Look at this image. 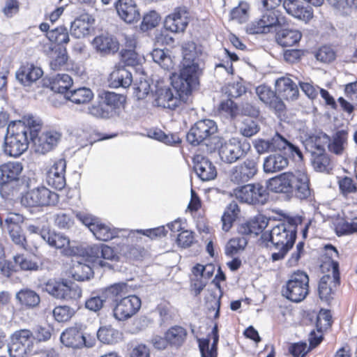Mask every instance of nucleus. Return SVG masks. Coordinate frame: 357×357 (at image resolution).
Returning a JSON list of instances; mask_svg holds the SVG:
<instances>
[{
    "label": "nucleus",
    "instance_id": "f257e3e1",
    "mask_svg": "<svg viewBox=\"0 0 357 357\" xmlns=\"http://www.w3.org/2000/svg\"><path fill=\"white\" fill-rule=\"evenodd\" d=\"M296 238V229L294 225L280 223L270 231L264 232L260 240L263 245L270 250H275L271 254V260L278 261L284 259L292 248Z\"/></svg>",
    "mask_w": 357,
    "mask_h": 357
},
{
    "label": "nucleus",
    "instance_id": "f03ea898",
    "mask_svg": "<svg viewBox=\"0 0 357 357\" xmlns=\"http://www.w3.org/2000/svg\"><path fill=\"white\" fill-rule=\"evenodd\" d=\"M268 188L278 193H292L300 199L311 195L310 178L304 171L287 172L268 180Z\"/></svg>",
    "mask_w": 357,
    "mask_h": 357
},
{
    "label": "nucleus",
    "instance_id": "7ed1b4c3",
    "mask_svg": "<svg viewBox=\"0 0 357 357\" xmlns=\"http://www.w3.org/2000/svg\"><path fill=\"white\" fill-rule=\"evenodd\" d=\"M182 67L174 84L178 90L188 93L191 87H197L199 84L202 69L197 61V52L195 43H184L182 46Z\"/></svg>",
    "mask_w": 357,
    "mask_h": 357
},
{
    "label": "nucleus",
    "instance_id": "20e7f679",
    "mask_svg": "<svg viewBox=\"0 0 357 357\" xmlns=\"http://www.w3.org/2000/svg\"><path fill=\"white\" fill-rule=\"evenodd\" d=\"M213 144H211L212 153L218 151L220 160L227 164H231L243 158L250 149V144L245 139L231 137L228 140L222 137L214 138Z\"/></svg>",
    "mask_w": 357,
    "mask_h": 357
},
{
    "label": "nucleus",
    "instance_id": "39448f33",
    "mask_svg": "<svg viewBox=\"0 0 357 357\" xmlns=\"http://www.w3.org/2000/svg\"><path fill=\"white\" fill-rule=\"evenodd\" d=\"M75 216L99 241H107L114 238L126 236L128 232L126 230L113 227L109 224L104 223L100 218L86 212H77Z\"/></svg>",
    "mask_w": 357,
    "mask_h": 357
},
{
    "label": "nucleus",
    "instance_id": "423d86ee",
    "mask_svg": "<svg viewBox=\"0 0 357 357\" xmlns=\"http://www.w3.org/2000/svg\"><path fill=\"white\" fill-rule=\"evenodd\" d=\"M261 15L248 24L246 31L250 34L268 33L278 31L287 24L284 16L278 10L264 8Z\"/></svg>",
    "mask_w": 357,
    "mask_h": 357
},
{
    "label": "nucleus",
    "instance_id": "0eeeda50",
    "mask_svg": "<svg viewBox=\"0 0 357 357\" xmlns=\"http://www.w3.org/2000/svg\"><path fill=\"white\" fill-rule=\"evenodd\" d=\"M26 128L22 125H9L4 139L3 151L5 154L17 158L24 153L31 141L26 132Z\"/></svg>",
    "mask_w": 357,
    "mask_h": 357
},
{
    "label": "nucleus",
    "instance_id": "6e6552de",
    "mask_svg": "<svg viewBox=\"0 0 357 357\" xmlns=\"http://www.w3.org/2000/svg\"><path fill=\"white\" fill-rule=\"evenodd\" d=\"M218 132L216 123L211 119H203L196 122L186 135L187 141L193 146L204 143L207 151L211 150V144H213V139L219 138L215 135Z\"/></svg>",
    "mask_w": 357,
    "mask_h": 357
},
{
    "label": "nucleus",
    "instance_id": "1a4fd4ad",
    "mask_svg": "<svg viewBox=\"0 0 357 357\" xmlns=\"http://www.w3.org/2000/svg\"><path fill=\"white\" fill-rule=\"evenodd\" d=\"M176 78L172 81V89L165 86L156 89L153 100L155 106L173 110L178 107L181 102H185L188 100L189 95L196 87H191L189 92L185 93L176 88Z\"/></svg>",
    "mask_w": 357,
    "mask_h": 357
},
{
    "label": "nucleus",
    "instance_id": "9d476101",
    "mask_svg": "<svg viewBox=\"0 0 357 357\" xmlns=\"http://www.w3.org/2000/svg\"><path fill=\"white\" fill-rule=\"evenodd\" d=\"M309 293V278L303 271L293 273L282 290V294L287 299L298 303L305 298Z\"/></svg>",
    "mask_w": 357,
    "mask_h": 357
},
{
    "label": "nucleus",
    "instance_id": "9b49d317",
    "mask_svg": "<svg viewBox=\"0 0 357 357\" xmlns=\"http://www.w3.org/2000/svg\"><path fill=\"white\" fill-rule=\"evenodd\" d=\"M59 202V195L45 186H38L22 194L21 204L26 207L54 206Z\"/></svg>",
    "mask_w": 357,
    "mask_h": 357
},
{
    "label": "nucleus",
    "instance_id": "f8f14e48",
    "mask_svg": "<svg viewBox=\"0 0 357 357\" xmlns=\"http://www.w3.org/2000/svg\"><path fill=\"white\" fill-rule=\"evenodd\" d=\"M254 146L256 151L259 154L279 150L284 151L285 153L291 154L293 157L297 155L301 160L303 158L302 152L299 148L289 142L278 133H276L269 140L262 139L255 140Z\"/></svg>",
    "mask_w": 357,
    "mask_h": 357
},
{
    "label": "nucleus",
    "instance_id": "ddd939ff",
    "mask_svg": "<svg viewBox=\"0 0 357 357\" xmlns=\"http://www.w3.org/2000/svg\"><path fill=\"white\" fill-rule=\"evenodd\" d=\"M236 198L248 204H264L268 199L266 188L259 183H250L234 190Z\"/></svg>",
    "mask_w": 357,
    "mask_h": 357
},
{
    "label": "nucleus",
    "instance_id": "4468645a",
    "mask_svg": "<svg viewBox=\"0 0 357 357\" xmlns=\"http://www.w3.org/2000/svg\"><path fill=\"white\" fill-rule=\"evenodd\" d=\"M141 300L135 295H128L117 299L113 307L114 317L119 321H125L134 316L141 307Z\"/></svg>",
    "mask_w": 357,
    "mask_h": 357
},
{
    "label": "nucleus",
    "instance_id": "2eb2a0df",
    "mask_svg": "<svg viewBox=\"0 0 357 357\" xmlns=\"http://www.w3.org/2000/svg\"><path fill=\"white\" fill-rule=\"evenodd\" d=\"M332 271L330 273L323 275L318 284V293L322 301H328L340 284L339 264L337 261H331Z\"/></svg>",
    "mask_w": 357,
    "mask_h": 357
},
{
    "label": "nucleus",
    "instance_id": "dca6fc26",
    "mask_svg": "<svg viewBox=\"0 0 357 357\" xmlns=\"http://www.w3.org/2000/svg\"><path fill=\"white\" fill-rule=\"evenodd\" d=\"M61 342L67 347L82 348V347H92L94 345L93 339H87L82 331L81 326L75 325L66 328L60 336Z\"/></svg>",
    "mask_w": 357,
    "mask_h": 357
},
{
    "label": "nucleus",
    "instance_id": "f3484780",
    "mask_svg": "<svg viewBox=\"0 0 357 357\" xmlns=\"http://www.w3.org/2000/svg\"><path fill=\"white\" fill-rule=\"evenodd\" d=\"M33 339V333L28 329L15 331L10 336L8 351L11 357H23L26 354V347Z\"/></svg>",
    "mask_w": 357,
    "mask_h": 357
},
{
    "label": "nucleus",
    "instance_id": "a211bd4d",
    "mask_svg": "<svg viewBox=\"0 0 357 357\" xmlns=\"http://www.w3.org/2000/svg\"><path fill=\"white\" fill-rule=\"evenodd\" d=\"M62 137L61 132L56 130H49L43 132L31 139L35 152L45 154L53 150L59 144Z\"/></svg>",
    "mask_w": 357,
    "mask_h": 357
},
{
    "label": "nucleus",
    "instance_id": "6ab92c4d",
    "mask_svg": "<svg viewBox=\"0 0 357 357\" xmlns=\"http://www.w3.org/2000/svg\"><path fill=\"white\" fill-rule=\"evenodd\" d=\"M257 163L255 160L246 159L231 169L230 180L236 184L246 183L257 174Z\"/></svg>",
    "mask_w": 357,
    "mask_h": 357
},
{
    "label": "nucleus",
    "instance_id": "aec40b11",
    "mask_svg": "<svg viewBox=\"0 0 357 357\" xmlns=\"http://www.w3.org/2000/svg\"><path fill=\"white\" fill-rule=\"evenodd\" d=\"M66 162L64 159L55 161L47 172V183L57 190H62L66 185Z\"/></svg>",
    "mask_w": 357,
    "mask_h": 357
},
{
    "label": "nucleus",
    "instance_id": "412c9836",
    "mask_svg": "<svg viewBox=\"0 0 357 357\" xmlns=\"http://www.w3.org/2000/svg\"><path fill=\"white\" fill-rule=\"evenodd\" d=\"M188 24V13L185 8H177L166 17L164 26L173 33L183 32Z\"/></svg>",
    "mask_w": 357,
    "mask_h": 357
},
{
    "label": "nucleus",
    "instance_id": "4be33fe9",
    "mask_svg": "<svg viewBox=\"0 0 357 357\" xmlns=\"http://www.w3.org/2000/svg\"><path fill=\"white\" fill-rule=\"evenodd\" d=\"M43 72L40 67L31 63H25L20 66L15 73L16 79L24 86H30L43 75Z\"/></svg>",
    "mask_w": 357,
    "mask_h": 357
},
{
    "label": "nucleus",
    "instance_id": "5701e85b",
    "mask_svg": "<svg viewBox=\"0 0 357 357\" xmlns=\"http://www.w3.org/2000/svg\"><path fill=\"white\" fill-rule=\"evenodd\" d=\"M115 8L119 16L126 23H133L139 20L140 14L134 0H118Z\"/></svg>",
    "mask_w": 357,
    "mask_h": 357
},
{
    "label": "nucleus",
    "instance_id": "b1692460",
    "mask_svg": "<svg viewBox=\"0 0 357 357\" xmlns=\"http://www.w3.org/2000/svg\"><path fill=\"white\" fill-rule=\"evenodd\" d=\"M91 44L96 52L101 55L114 54L119 50L118 41L107 33L96 36Z\"/></svg>",
    "mask_w": 357,
    "mask_h": 357
},
{
    "label": "nucleus",
    "instance_id": "393cba45",
    "mask_svg": "<svg viewBox=\"0 0 357 357\" xmlns=\"http://www.w3.org/2000/svg\"><path fill=\"white\" fill-rule=\"evenodd\" d=\"M256 93L259 98L265 104L268 105L275 112L280 114L284 111L285 105L269 86H259L256 88Z\"/></svg>",
    "mask_w": 357,
    "mask_h": 357
},
{
    "label": "nucleus",
    "instance_id": "a878e982",
    "mask_svg": "<svg viewBox=\"0 0 357 357\" xmlns=\"http://www.w3.org/2000/svg\"><path fill=\"white\" fill-rule=\"evenodd\" d=\"M194 163L195 171L202 181H211L216 177V168L207 158L197 155L194 158Z\"/></svg>",
    "mask_w": 357,
    "mask_h": 357
},
{
    "label": "nucleus",
    "instance_id": "bb28decb",
    "mask_svg": "<svg viewBox=\"0 0 357 357\" xmlns=\"http://www.w3.org/2000/svg\"><path fill=\"white\" fill-rule=\"evenodd\" d=\"M275 86L279 95L287 100H294L298 97L297 85L289 77L278 78Z\"/></svg>",
    "mask_w": 357,
    "mask_h": 357
},
{
    "label": "nucleus",
    "instance_id": "cd10ccee",
    "mask_svg": "<svg viewBox=\"0 0 357 357\" xmlns=\"http://www.w3.org/2000/svg\"><path fill=\"white\" fill-rule=\"evenodd\" d=\"M23 170L19 162H10L0 166V185L18 179Z\"/></svg>",
    "mask_w": 357,
    "mask_h": 357
},
{
    "label": "nucleus",
    "instance_id": "c85d7f7f",
    "mask_svg": "<svg viewBox=\"0 0 357 357\" xmlns=\"http://www.w3.org/2000/svg\"><path fill=\"white\" fill-rule=\"evenodd\" d=\"M283 7L287 13L300 20H309L312 17L310 9L305 8L298 0H284Z\"/></svg>",
    "mask_w": 357,
    "mask_h": 357
},
{
    "label": "nucleus",
    "instance_id": "c756f323",
    "mask_svg": "<svg viewBox=\"0 0 357 357\" xmlns=\"http://www.w3.org/2000/svg\"><path fill=\"white\" fill-rule=\"evenodd\" d=\"M268 220L262 215L257 216L245 223L241 224L238 229V233L243 235H257L266 227Z\"/></svg>",
    "mask_w": 357,
    "mask_h": 357
},
{
    "label": "nucleus",
    "instance_id": "7c9ffc66",
    "mask_svg": "<svg viewBox=\"0 0 357 357\" xmlns=\"http://www.w3.org/2000/svg\"><path fill=\"white\" fill-rule=\"evenodd\" d=\"M15 298L21 305L29 309L36 307L40 303L39 294L29 288L20 289L16 293Z\"/></svg>",
    "mask_w": 357,
    "mask_h": 357
},
{
    "label": "nucleus",
    "instance_id": "2f4dec72",
    "mask_svg": "<svg viewBox=\"0 0 357 357\" xmlns=\"http://www.w3.org/2000/svg\"><path fill=\"white\" fill-rule=\"evenodd\" d=\"M301 37L302 34L298 30L280 29L277 31L276 41L282 47H289L297 44Z\"/></svg>",
    "mask_w": 357,
    "mask_h": 357
},
{
    "label": "nucleus",
    "instance_id": "473e14b6",
    "mask_svg": "<svg viewBox=\"0 0 357 357\" xmlns=\"http://www.w3.org/2000/svg\"><path fill=\"white\" fill-rule=\"evenodd\" d=\"M348 132L345 130H337L334 133L328 144V149L335 155H342L347 144Z\"/></svg>",
    "mask_w": 357,
    "mask_h": 357
},
{
    "label": "nucleus",
    "instance_id": "72a5a7b5",
    "mask_svg": "<svg viewBox=\"0 0 357 357\" xmlns=\"http://www.w3.org/2000/svg\"><path fill=\"white\" fill-rule=\"evenodd\" d=\"M128 234L126 239V243H123L120 247L119 252L120 255L129 259H138L142 257L144 252V248L138 245L140 242L136 241V237L134 238V241L128 240Z\"/></svg>",
    "mask_w": 357,
    "mask_h": 357
},
{
    "label": "nucleus",
    "instance_id": "f704fd0d",
    "mask_svg": "<svg viewBox=\"0 0 357 357\" xmlns=\"http://www.w3.org/2000/svg\"><path fill=\"white\" fill-rule=\"evenodd\" d=\"M288 158L281 154H273L266 157L264 162V170L266 173L280 171L288 166Z\"/></svg>",
    "mask_w": 357,
    "mask_h": 357
},
{
    "label": "nucleus",
    "instance_id": "c9c22d12",
    "mask_svg": "<svg viewBox=\"0 0 357 357\" xmlns=\"http://www.w3.org/2000/svg\"><path fill=\"white\" fill-rule=\"evenodd\" d=\"M72 77L67 74H57L50 78V86L52 91L58 93H66L73 85Z\"/></svg>",
    "mask_w": 357,
    "mask_h": 357
},
{
    "label": "nucleus",
    "instance_id": "e433bc0d",
    "mask_svg": "<svg viewBox=\"0 0 357 357\" xmlns=\"http://www.w3.org/2000/svg\"><path fill=\"white\" fill-rule=\"evenodd\" d=\"M65 98L75 104L84 105L89 103L93 99V93L89 88L80 87L67 92Z\"/></svg>",
    "mask_w": 357,
    "mask_h": 357
},
{
    "label": "nucleus",
    "instance_id": "4c0bfd02",
    "mask_svg": "<svg viewBox=\"0 0 357 357\" xmlns=\"http://www.w3.org/2000/svg\"><path fill=\"white\" fill-rule=\"evenodd\" d=\"M13 125L24 126L26 128V135H29L30 139H34V137L38 135L42 128V121L40 118L28 114L23 117L22 121L14 123Z\"/></svg>",
    "mask_w": 357,
    "mask_h": 357
},
{
    "label": "nucleus",
    "instance_id": "58836bf2",
    "mask_svg": "<svg viewBox=\"0 0 357 357\" xmlns=\"http://www.w3.org/2000/svg\"><path fill=\"white\" fill-rule=\"evenodd\" d=\"M41 237L50 246L56 248H63L70 244V240L63 234L50 230L42 229Z\"/></svg>",
    "mask_w": 357,
    "mask_h": 357
},
{
    "label": "nucleus",
    "instance_id": "ea45409f",
    "mask_svg": "<svg viewBox=\"0 0 357 357\" xmlns=\"http://www.w3.org/2000/svg\"><path fill=\"white\" fill-rule=\"evenodd\" d=\"M98 340L107 344H113L119 342L122 338L121 333L112 326L100 327L97 332Z\"/></svg>",
    "mask_w": 357,
    "mask_h": 357
},
{
    "label": "nucleus",
    "instance_id": "a19ab883",
    "mask_svg": "<svg viewBox=\"0 0 357 357\" xmlns=\"http://www.w3.org/2000/svg\"><path fill=\"white\" fill-rule=\"evenodd\" d=\"M112 84L114 87L127 88L132 84L131 73L125 68H119L111 74Z\"/></svg>",
    "mask_w": 357,
    "mask_h": 357
},
{
    "label": "nucleus",
    "instance_id": "79ce46f5",
    "mask_svg": "<svg viewBox=\"0 0 357 357\" xmlns=\"http://www.w3.org/2000/svg\"><path fill=\"white\" fill-rule=\"evenodd\" d=\"M105 298H111L114 304L117 299L127 296L129 293V287L126 282H119L110 285L102 291Z\"/></svg>",
    "mask_w": 357,
    "mask_h": 357
},
{
    "label": "nucleus",
    "instance_id": "37998d69",
    "mask_svg": "<svg viewBox=\"0 0 357 357\" xmlns=\"http://www.w3.org/2000/svg\"><path fill=\"white\" fill-rule=\"evenodd\" d=\"M351 222L337 219L334 222L335 231L337 236L348 235L357 231V216H350Z\"/></svg>",
    "mask_w": 357,
    "mask_h": 357
},
{
    "label": "nucleus",
    "instance_id": "c03bdc74",
    "mask_svg": "<svg viewBox=\"0 0 357 357\" xmlns=\"http://www.w3.org/2000/svg\"><path fill=\"white\" fill-rule=\"evenodd\" d=\"M74 264L71 267L70 273L72 277L77 281L89 280L93 275L91 267L79 261H73Z\"/></svg>",
    "mask_w": 357,
    "mask_h": 357
},
{
    "label": "nucleus",
    "instance_id": "a18cd8bd",
    "mask_svg": "<svg viewBox=\"0 0 357 357\" xmlns=\"http://www.w3.org/2000/svg\"><path fill=\"white\" fill-rule=\"evenodd\" d=\"M165 333L169 344L176 347L184 343L187 336L186 330L178 326L170 328Z\"/></svg>",
    "mask_w": 357,
    "mask_h": 357
},
{
    "label": "nucleus",
    "instance_id": "49530a36",
    "mask_svg": "<svg viewBox=\"0 0 357 357\" xmlns=\"http://www.w3.org/2000/svg\"><path fill=\"white\" fill-rule=\"evenodd\" d=\"M240 212L238 204L235 202H231L226 208L222 217V229L228 231L231 227L233 222L236 219Z\"/></svg>",
    "mask_w": 357,
    "mask_h": 357
},
{
    "label": "nucleus",
    "instance_id": "de8ad7c7",
    "mask_svg": "<svg viewBox=\"0 0 357 357\" xmlns=\"http://www.w3.org/2000/svg\"><path fill=\"white\" fill-rule=\"evenodd\" d=\"M64 281L56 280L55 279H50L44 282L42 289L44 291L56 299L61 300L63 295Z\"/></svg>",
    "mask_w": 357,
    "mask_h": 357
},
{
    "label": "nucleus",
    "instance_id": "09e8293b",
    "mask_svg": "<svg viewBox=\"0 0 357 357\" xmlns=\"http://www.w3.org/2000/svg\"><path fill=\"white\" fill-rule=\"evenodd\" d=\"M219 115L227 119H233L239 114L237 105L230 98L220 102L218 107Z\"/></svg>",
    "mask_w": 357,
    "mask_h": 357
},
{
    "label": "nucleus",
    "instance_id": "8fccbe9b",
    "mask_svg": "<svg viewBox=\"0 0 357 357\" xmlns=\"http://www.w3.org/2000/svg\"><path fill=\"white\" fill-rule=\"evenodd\" d=\"M46 36L50 41L59 45H66L70 40L68 29L63 26L50 30Z\"/></svg>",
    "mask_w": 357,
    "mask_h": 357
},
{
    "label": "nucleus",
    "instance_id": "3c124183",
    "mask_svg": "<svg viewBox=\"0 0 357 357\" xmlns=\"http://www.w3.org/2000/svg\"><path fill=\"white\" fill-rule=\"evenodd\" d=\"M139 234L144 235L151 238H153L157 236H165V229L164 227H157L151 229L146 230H135L130 231L128 233V240H131L134 241V238L136 237L137 242H142V237L139 236Z\"/></svg>",
    "mask_w": 357,
    "mask_h": 357
},
{
    "label": "nucleus",
    "instance_id": "603ef678",
    "mask_svg": "<svg viewBox=\"0 0 357 357\" xmlns=\"http://www.w3.org/2000/svg\"><path fill=\"white\" fill-rule=\"evenodd\" d=\"M313 154H317L314 157L312 164L314 169L321 172H329L333 167V165L330 157L324 153H317L314 151H311Z\"/></svg>",
    "mask_w": 357,
    "mask_h": 357
},
{
    "label": "nucleus",
    "instance_id": "864d4df0",
    "mask_svg": "<svg viewBox=\"0 0 357 357\" xmlns=\"http://www.w3.org/2000/svg\"><path fill=\"white\" fill-rule=\"evenodd\" d=\"M248 244V239L245 236L235 237L229 241L225 248V254L232 257L243 251Z\"/></svg>",
    "mask_w": 357,
    "mask_h": 357
},
{
    "label": "nucleus",
    "instance_id": "5fc2aeb1",
    "mask_svg": "<svg viewBox=\"0 0 357 357\" xmlns=\"http://www.w3.org/2000/svg\"><path fill=\"white\" fill-rule=\"evenodd\" d=\"M90 25L83 18H77L72 23L70 26L71 35L77 38H81L88 35Z\"/></svg>",
    "mask_w": 357,
    "mask_h": 357
},
{
    "label": "nucleus",
    "instance_id": "6e6d98bb",
    "mask_svg": "<svg viewBox=\"0 0 357 357\" xmlns=\"http://www.w3.org/2000/svg\"><path fill=\"white\" fill-rule=\"evenodd\" d=\"M88 111L91 115L96 118L108 119L112 116L111 109L102 100L94 102L89 107Z\"/></svg>",
    "mask_w": 357,
    "mask_h": 357
},
{
    "label": "nucleus",
    "instance_id": "4d7b16f0",
    "mask_svg": "<svg viewBox=\"0 0 357 357\" xmlns=\"http://www.w3.org/2000/svg\"><path fill=\"white\" fill-rule=\"evenodd\" d=\"M74 308L68 305H59L54 308L52 314L54 319L58 322H66L69 321L75 314Z\"/></svg>",
    "mask_w": 357,
    "mask_h": 357
},
{
    "label": "nucleus",
    "instance_id": "13d9d810",
    "mask_svg": "<svg viewBox=\"0 0 357 357\" xmlns=\"http://www.w3.org/2000/svg\"><path fill=\"white\" fill-rule=\"evenodd\" d=\"M151 56L153 61L158 63L161 68L169 70L172 67V61L169 55L167 54L163 50L154 49Z\"/></svg>",
    "mask_w": 357,
    "mask_h": 357
},
{
    "label": "nucleus",
    "instance_id": "bf43d9fd",
    "mask_svg": "<svg viewBox=\"0 0 357 357\" xmlns=\"http://www.w3.org/2000/svg\"><path fill=\"white\" fill-rule=\"evenodd\" d=\"M63 295L61 300L64 301H75L82 296V289L73 283L66 282L63 288Z\"/></svg>",
    "mask_w": 357,
    "mask_h": 357
},
{
    "label": "nucleus",
    "instance_id": "052dcab7",
    "mask_svg": "<svg viewBox=\"0 0 357 357\" xmlns=\"http://www.w3.org/2000/svg\"><path fill=\"white\" fill-rule=\"evenodd\" d=\"M330 142V137L324 133L320 132L318 135L311 137L309 140V143L311 144L312 148L317 151V153H324L325 151V146H328V144Z\"/></svg>",
    "mask_w": 357,
    "mask_h": 357
},
{
    "label": "nucleus",
    "instance_id": "680f3d73",
    "mask_svg": "<svg viewBox=\"0 0 357 357\" xmlns=\"http://www.w3.org/2000/svg\"><path fill=\"white\" fill-rule=\"evenodd\" d=\"M54 222L61 229H69L74 225L73 213L60 211L54 215Z\"/></svg>",
    "mask_w": 357,
    "mask_h": 357
},
{
    "label": "nucleus",
    "instance_id": "e2e57ef3",
    "mask_svg": "<svg viewBox=\"0 0 357 357\" xmlns=\"http://www.w3.org/2000/svg\"><path fill=\"white\" fill-rule=\"evenodd\" d=\"M100 252L101 244H95L89 246L86 250V253L91 260L98 264L101 267H108L111 268L112 265H110L109 262L100 259Z\"/></svg>",
    "mask_w": 357,
    "mask_h": 357
},
{
    "label": "nucleus",
    "instance_id": "0e129e2a",
    "mask_svg": "<svg viewBox=\"0 0 357 357\" xmlns=\"http://www.w3.org/2000/svg\"><path fill=\"white\" fill-rule=\"evenodd\" d=\"M102 101L111 109V113L113 114L115 109L119 107L123 103L125 98L122 95L114 92H108L105 93Z\"/></svg>",
    "mask_w": 357,
    "mask_h": 357
},
{
    "label": "nucleus",
    "instance_id": "69168bd1",
    "mask_svg": "<svg viewBox=\"0 0 357 357\" xmlns=\"http://www.w3.org/2000/svg\"><path fill=\"white\" fill-rule=\"evenodd\" d=\"M160 20V15L155 10H151L144 15L141 24L143 31H147L155 27Z\"/></svg>",
    "mask_w": 357,
    "mask_h": 357
},
{
    "label": "nucleus",
    "instance_id": "338daca9",
    "mask_svg": "<svg viewBox=\"0 0 357 357\" xmlns=\"http://www.w3.org/2000/svg\"><path fill=\"white\" fill-rule=\"evenodd\" d=\"M259 130V126L257 122L251 119H245L240 129L241 133L247 137L253 136L257 134Z\"/></svg>",
    "mask_w": 357,
    "mask_h": 357
},
{
    "label": "nucleus",
    "instance_id": "774afa93",
    "mask_svg": "<svg viewBox=\"0 0 357 357\" xmlns=\"http://www.w3.org/2000/svg\"><path fill=\"white\" fill-rule=\"evenodd\" d=\"M332 316L331 312L328 310H321L317 317L316 326L317 329L323 331L327 329L331 326Z\"/></svg>",
    "mask_w": 357,
    "mask_h": 357
}]
</instances>
